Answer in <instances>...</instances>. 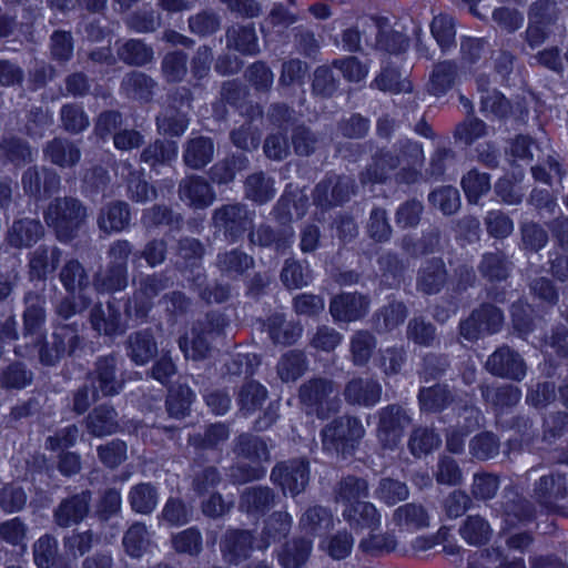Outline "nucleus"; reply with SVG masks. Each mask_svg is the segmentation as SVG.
<instances>
[{"label": "nucleus", "mask_w": 568, "mask_h": 568, "mask_svg": "<svg viewBox=\"0 0 568 568\" xmlns=\"http://www.w3.org/2000/svg\"><path fill=\"white\" fill-rule=\"evenodd\" d=\"M122 544L125 552L132 558H140L151 545L148 528L142 523H134L125 531Z\"/></svg>", "instance_id": "39"}, {"label": "nucleus", "mask_w": 568, "mask_h": 568, "mask_svg": "<svg viewBox=\"0 0 568 568\" xmlns=\"http://www.w3.org/2000/svg\"><path fill=\"white\" fill-rule=\"evenodd\" d=\"M171 541L173 549L179 554L196 556L202 550V535L194 527L174 534Z\"/></svg>", "instance_id": "52"}, {"label": "nucleus", "mask_w": 568, "mask_h": 568, "mask_svg": "<svg viewBox=\"0 0 568 568\" xmlns=\"http://www.w3.org/2000/svg\"><path fill=\"white\" fill-rule=\"evenodd\" d=\"M433 206L439 209L444 214H453L460 206L458 190L453 186H443L429 194Z\"/></svg>", "instance_id": "62"}, {"label": "nucleus", "mask_w": 568, "mask_h": 568, "mask_svg": "<svg viewBox=\"0 0 568 568\" xmlns=\"http://www.w3.org/2000/svg\"><path fill=\"white\" fill-rule=\"evenodd\" d=\"M382 386L374 379L354 378L345 387V399L351 404L373 406L379 402Z\"/></svg>", "instance_id": "24"}, {"label": "nucleus", "mask_w": 568, "mask_h": 568, "mask_svg": "<svg viewBox=\"0 0 568 568\" xmlns=\"http://www.w3.org/2000/svg\"><path fill=\"white\" fill-rule=\"evenodd\" d=\"M26 311L23 313V323L26 334H36L45 321L44 298L29 292L24 296Z\"/></svg>", "instance_id": "38"}, {"label": "nucleus", "mask_w": 568, "mask_h": 568, "mask_svg": "<svg viewBox=\"0 0 568 568\" xmlns=\"http://www.w3.org/2000/svg\"><path fill=\"white\" fill-rule=\"evenodd\" d=\"M180 199L190 206L202 209L214 201V192L209 182L197 175H190L181 180L179 184Z\"/></svg>", "instance_id": "15"}, {"label": "nucleus", "mask_w": 568, "mask_h": 568, "mask_svg": "<svg viewBox=\"0 0 568 568\" xmlns=\"http://www.w3.org/2000/svg\"><path fill=\"white\" fill-rule=\"evenodd\" d=\"M459 534L469 545L479 546L489 540L491 528L483 517L469 516L459 528Z\"/></svg>", "instance_id": "43"}, {"label": "nucleus", "mask_w": 568, "mask_h": 568, "mask_svg": "<svg viewBox=\"0 0 568 568\" xmlns=\"http://www.w3.org/2000/svg\"><path fill=\"white\" fill-rule=\"evenodd\" d=\"M501 312L493 305H483L460 324V334L468 341H475L486 334L498 332L503 325Z\"/></svg>", "instance_id": "6"}, {"label": "nucleus", "mask_w": 568, "mask_h": 568, "mask_svg": "<svg viewBox=\"0 0 568 568\" xmlns=\"http://www.w3.org/2000/svg\"><path fill=\"white\" fill-rule=\"evenodd\" d=\"M430 31L443 49H447L454 44L456 31L454 20L450 16L440 13L434 17Z\"/></svg>", "instance_id": "57"}, {"label": "nucleus", "mask_w": 568, "mask_h": 568, "mask_svg": "<svg viewBox=\"0 0 568 568\" xmlns=\"http://www.w3.org/2000/svg\"><path fill=\"white\" fill-rule=\"evenodd\" d=\"M534 491L540 504L554 508L559 500L568 497V471H556L540 477Z\"/></svg>", "instance_id": "12"}, {"label": "nucleus", "mask_w": 568, "mask_h": 568, "mask_svg": "<svg viewBox=\"0 0 568 568\" xmlns=\"http://www.w3.org/2000/svg\"><path fill=\"white\" fill-rule=\"evenodd\" d=\"M93 328L105 335H114L121 331V313L110 302L105 306L97 305L91 312Z\"/></svg>", "instance_id": "31"}, {"label": "nucleus", "mask_w": 568, "mask_h": 568, "mask_svg": "<svg viewBox=\"0 0 568 568\" xmlns=\"http://www.w3.org/2000/svg\"><path fill=\"white\" fill-rule=\"evenodd\" d=\"M43 216L60 241H69L85 222L88 213L78 199L64 196L52 200Z\"/></svg>", "instance_id": "1"}, {"label": "nucleus", "mask_w": 568, "mask_h": 568, "mask_svg": "<svg viewBox=\"0 0 568 568\" xmlns=\"http://www.w3.org/2000/svg\"><path fill=\"white\" fill-rule=\"evenodd\" d=\"M343 517L355 530L375 531L381 526V514L368 501H357L355 505L347 506L343 509Z\"/></svg>", "instance_id": "22"}, {"label": "nucleus", "mask_w": 568, "mask_h": 568, "mask_svg": "<svg viewBox=\"0 0 568 568\" xmlns=\"http://www.w3.org/2000/svg\"><path fill=\"white\" fill-rule=\"evenodd\" d=\"M487 369L500 377L521 379L526 375V365L517 353L501 347L491 354L486 363Z\"/></svg>", "instance_id": "14"}, {"label": "nucleus", "mask_w": 568, "mask_h": 568, "mask_svg": "<svg viewBox=\"0 0 568 568\" xmlns=\"http://www.w3.org/2000/svg\"><path fill=\"white\" fill-rule=\"evenodd\" d=\"M59 278L71 295H83L90 285L89 274L78 260L67 261L60 270Z\"/></svg>", "instance_id": "28"}, {"label": "nucleus", "mask_w": 568, "mask_h": 568, "mask_svg": "<svg viewBox=\"0 0 568 568\" xmlns=\"http://www.w3.org/2000/svg\"><path fill=\"white\" fill-rule=\"evenodd\" d=\"M168 286L162 275H150L141 280L138 291L134 293L133 303L138 316H145L152 305V300Z\"/></svg>", "instance_id": "27"}, {"label": "nucleus", "mask_w": 568, "mask_h": 568, "mask_svg": "<svg viewBox=\"0 0 568 568\" xmlns=\"http://www.w3.org/2000/svg\"><path fill=\"white\" fill-rule=\"evenodd\" d=\"M440 443V437L434 433V430L426 427H418L413 430L408 447L414 456L420 457L436 449Z\"/></svg>", "instance_id": "48"}, {"label": "nucleus", "mask_w": 568, "mask_h": 568, "mask_svg": "<svg viewBox=\"0 0 568 568\" xmlns=\"http://www.w3.org/2000/svg\"><path fill=\"white\" fill-rule=\"evenodd\" d=\"M128 498L133 511L149 515L156 508L159 493L151 483H140L131 487Z\"/></svg>", "instance_id": "32"}, {"label": "nucleus", "mask_w": 568, "mask_h": 568, "mask_svg": "<svg viewBox=\"0 0 568 568\" xmlns=\"http://www.w3.org/2000/svg\"><path fill=\"white\" fill-rule=\"evenodd\" d=\"M88 383L102 398L119 394L123 381L116 373V361L113 356L101 357L88 376Z\"/></svg>", "instance_id": "8"}, {"label": "nucleus", "mask_w": 568, "mask_h": 568, "mask_svg": "<svg viewBox=\"0 0 568 568\" xmlns=\"http://www.w3.org/2000/svg\"><path fill=\"white\" fill-rule=\"evenodd\" d=\"M407 338L422 346H430L435 341V327L420 317H414L408 322Z\"/></svg>", "instance_id": "64"}, {"label": "nucleus", "mask_w": 568, "mask_h": 568, "mask_svg": "<svg viewBox=\"0 0 568 568\" xmlns=\"http://www.w3.org/2000/svg\"><path fill=\"white\" fill-rule=\"evenodd\" d=\"M262 327L266 326L270 337L277 344H292L302 333V328L286 324L282 315H273L267 320V323L258 322Z\"/></svg>", "instance_id": "41"}, {"label": "nucleus", "mask_w": 568, "mask_h": 568, "mask_svg": "<svg viewBox=\"0 0 568 568\" xmlns=\"http://www.w3.org/2000/svg\"><path fill=\"white\" fill-rule=\"evenodd\" d=\"M483 397L498 407H509L516 405L520 399V390L513 385H503L500 387L481 386Z\"/></svg>", "instance_id": "53"}, {"label": "nucleus", "mask_w": 568, "mask_h": 568, "mask_svg": "<svg viewBox=\"0 0 568 568\" xmlns=\"http://www.w3.org/2000/svg\"><path fill=\"white\" fill-rule=\"evenodd\" d=\"M27 536L28 526L19 517L0 524V539L12 547L20 548L22 552L27 550Z\"/></svg>", "instance_id": "47"}, {"label": "nucleus", "mask_w": 568, "mask_h": 568, "mask_svg": "<svg viewBox=\"0 0 568 568\" xmlns=\"http://www.w3.org/2000/svg\"><path fill=\"white\" fill-rule=\"evenodd\" d=\"M44 158L60 168H72L81 158L80 149L69 140L55 138L43 149Z\"/></svg>", "instance_id": "25"}, {"label": "nucleus", "mask_w": 568, "mask_h": 568, "mask_svg": "<svg viewBox=\"0 0 568 568\" xmlns=\"http://www.w3.org/2000/svg\"><path fill=\"white\" fill-rule=\"evenodd\" d=\"M306 371V358L301 351L285 353L277 364V374L285 382H295Z\"/></svg>", "instance_id": "42"}, {"label": "nucleus", "mask_w": 568, "mask_h": 568, "mask_svg": "<svg viewBox=\"0 0 568 568\" xmlns=\"http://www.w3.org/2000/svg\"><path fill=\"white\" fill-rule=\"evenodd\" d=\"M87 432L94 437L110 436L119 432L116 410L106 404L93 408L84 418Z\"/></svg>", "instance_id": "17"}, {"label": "nucleus", "mask_w": 568, "mask_h": 568, "mask_svg": "<svg viewBox=\"0 0 568 568\" xmlns=\"http://www.w3.org/2000/svg\"><path fill=\"white\" fill-rule=\"evenodd\" d=\"M407 307L402 302H390L376 314V329L392 332L399 327L407 317Z\"/></svg>", "instance_id": "40"}, {"label": "nucleus", "mask_w": 568, "mask_h": 568, "mask_svg": "<svg viewBox=\"0 0 568 568\" xmlns=\"http://www.w3.org/2000/svg\"><path fill=\"white\" fill-rule=\"evenodd\" d=\"M128 284L126 270L120 268L114 265H108L104 274H98L94 281V286L98 291L114 292L123 290Z\"/></svg>", "instance_id": "60"}, {"label": "nucleus", "mask_w": 568, "mask_h": 568, "mask_svg": "<svg viewBox=\"0 0 568 568\" xmlns=\"http://www.w3.org/2000/svg\"><path fill=\"white\" fill-rule=\"evenodd\" d=\"M364 433L365 429L359 419L348 416L339 417L323 429V447L343 455L349 454Z\"/></svg>", "instance_id": "3"}, {"label": "nucleus", "mask_w": 568, "mask_h": 568, "mask_svg": "<svg viewBox=\"0 0 568 568\" xmlns=\"http://www.w3.org/2000/svg\"><path fill=\"white\" fill-rule=\"evenodd\" d=\"M214 142L207 136H194L189 139L183 149V162L193 170H201L214 158Z\"/></svg>", "instance_id": "21"}, {"label": "nucleus", "mask_w": 568, "mask_h": 568, "mask_svg": "<svg viewBox=\"0 0 568 568\" xmlns=\"http://www.w3.org/2000/svg\"><path fill=\"white\" fill-rule=\"evenodd\" d=\"M423 159V151L419 144L407 141L403 145L402 160L392 151H381L373 158V162L366 171L362 173L361 180L363 183L383 182L387 179L389 173L402 163V161H406L409 165H415L419 164Z\"/></svg>", "instance_id": "2"}, {"label": "nucleus", "mask_w": 568, "mask_h": 568, "mask_svg": "<svg viewBox=\"0 0 568 568\" xmlns=\"http://www.w3.org/2000/svg\"><path fill=\"white\" fill-rule=\"evenodd\" d=\"M98 223L100 229L105 233L122 231L130 223L128 204L124 202L109 204L102 209Z\"/></svg>", "instance_id": "34"}, {"label": "nucleus", "mask_w": 568, "mask_h": 568, "mask_svg": "<svg viewBox=\"0 0 568 568\" xmlns=\"http://www.w3.org/2000/svg\"><path fill=\"white\" fill-rule=\"evenodd\" d=\"M245 209L237 205H226L214 212L213 221L217 227L224 230L231 240H234L245 231Z\"/></svg>", "instance_id": "30"}, {"label": "nucleus", "mask_w": 568, "mask_h": 568, "mask_svg": "<svg viewBox=\"0 0 568 568\" xmlns=\"http://www.w3.org/2000/svg\"><path fill=\"white\" fill-rule=\"evenodd\" d=\"M332 394L336 395L333 383L322 378L308 381L300 388V399L307 414H315L320 418H325L334 409Z\"/></svg>", "instance_id": "4"}, {"label": "nucleus", "mask_w": 568, "mask_h": 568, "mask_svg": "<svg viewBox=\"0 0 568 568\" xmlns=\"http://www.w3.org/2000/svg\"><path fill=\"white\" fill-rule=\"evenodd\" d=\"M23 190L36 197L47 196L60 187V176L52 170L29 168L22 175Z\"/></svg>", "instance_id": "18"}, {"label": "nucleus", "mask_w": 568, "mask_h": 568, "mask_svg": "<svg viewBox=\"0 0 568 568\" xmlns=\"http://www.w3.org/2000/svg\"><path fill=\"white\" fill-rule=\"evenodd\" d=\"M122 90L132 99L149 100L155 87L154 81L142 72H131L122 81Z\"/></svg>", "instance_id": "45"}, {"label": "nucleus", "mask_w": 568, "mask_h": 568, "mask_svg": "<svg viewBox=\"0 0 568 568\" xmlns=\"http://www.w3.org/2000/svg\"><path fill=\"white\" fill-rule=\"evenodd\" d=\"M375 495L379 500L392 506L407 499L409 490L405 483L386 477L379 480Z\"/></svg>", "instance_id": "50"}, {"label": "nucleus", "mask_w": 568, "mask_h": 568, "mask_svg": "<svg viewBox=\"0 0 568 568\" xmlns=\"http://www.w3.org/2000/svg\"><path fill=\"white\" fill-rule=\"evenodd\" d=\"M376 347V338L366 331L356 332L351 339V353L353 363L357 366L365 365Z\"/></svg>", "instance_id": "51"}, {"label": "nucleus", "mask_w": 568, "mask_h": 568, "mask_svg": "<svg viewBox=\"0 0 568 568\" xmlns=\"http://www.w3.org/2000/svg\"><path fill=\"white\" fill-rule=\"evenodd\" d=\"M178 155V145L173 141L155 140L143 149L140 155L141 162L155 168L168 164Z\"/></svg>", "instance_id": "36"}, {"label": "nucleus", "mask_w": 568, "mask_h": 568, "mask_svg": "<svg viewBox=\"0 0 568 568\" xmlns=\"http://www.w3.org/2000/svg\"><path fill=\"white\" fill-rule=\"evenodd\" d=\"M185 100L181 102V109L169 105L156 118L159 130L166 134L179 136L185 132L189 125L187 110L191 108L189 91L185 90Z\"/></svg>", "instance_id": "23"}, {"label": "nucleus", "mask_w": 568, "mask_h": 568, "mask_svg": "<svg viewBox=\"0 0 568 568\" xmlns=\"http://www.w3.org/2000/svg\"><path fill=\"white\" fill-rule=\"evenodd\" d=\"M79 344L78 329L73 325L57 327L48 342L40 349V361L44 365H54L62 357L71 355Z\"/></svg>", "instance_id": "9"}, {"label": "nucleus", "mask_w": 568, "mask_h": 568, "mask_svg": "<svg viewBox=\"0 0 568 568\" xmlns=\"http://www.w3.org/2000/svg\"><path fill=\"white\" fill-rule=\"evenodd\" d=\"M247 534L242 530H230L221 545V550L225 559L231 564H236L246 558Z\"/></svg>", "instance_id": "46"}, {"label": "nucleus", "mask_w": 568, "mask_h": 568, "mask_svg": "<svg viewBox=\"0 0 568 568\" xmlns=\"http://www.w3.org/2000/svg\"><path fill=\"white\" fill-rule=\"evenodd\" d=\"M311 549V540L295 539L285 545L278 555V560L284 568H298L307 560Z\"/></svg>", "instance_id": "44"}, {"label": "nucleus", "mask_w": 568, "mask_h": 568, "mask_svg": "<svg viewBox=\"0 0 568 568\" xmlns=\"http://www.w3.org/2000/svg\"><path fill=\"white\" fill-rule=\"evenodd\" d=\"M194 399L193 392L186 386H179L169 392L166 406L172 417L180 418L185 416Z\"/></svg>", "instance_id": "59"}, {"label": "nucleus", "mask_w": 568, "mask_h": 568, "mask_svg": "<svg viewBox=\"0 0 568 568\" xmlns=\"http://www.w3.org/2000/svg\"><path fill=\"white\" fill-rule=\"evenodd\" d=\"M191 508L179 498H169L163 506L159 519L169 526H183L191 519Z\"/></svg>", "instance_id": "54"}, {"label": "nucleus", "mask_w": 568, "mask_h": 568, "mask_svg": "<svg viewBox=\"0 0 568 568\" xmlns=\"http://www.w3.org/2000/svg\"><path fill=\"white\" fill-rule=\"evenodd\" d=\"M60 120L63 129L72 134L84 131L90 120L81 105L75 103L64 104L60 110Z\"/></svg>", "instance_id": "49"}, {"label": "nucleus", "mask_w": 568, "mask_h": 568, "mask_svg": "<svg viewBox=\"0 0 568 568\" xmlns=\"http://www.w3.org/2000/svg\"><path fill=\"white\" fill-rule=\"evenodd\" d=\"M158 354V344L148 331L132 333L128 338V355L136 365H145Z\"/></svg>", "instance_id": "26"}, {"label": "nucleus", "mask_w": 568, "mask_h": 568, "mask_svg": "<svg viewBox=\"0 0 568 568\" xmlns=\"http://www.w3.org/2000/svg\"><path fill=\"white\" fill-rule=\"evenodd\" d=\"M369 306V301L362 294L347 293L335 296L329 304V312L337 321H356L363 317Z\"/></svg>", "instance_id": "16"}, {"label": "nucleus", "mask_w": 568, "mask_h": 568, "mask_svg": "<svg viewBox=\"0 0 568 568\" xmlns=\"http://www.w3.org/2000/svg\"><path fill=\"white\" fill-rule=\"evenodd\" d=\"M462 186L469 202L476 203L490 190L489 176L475 170L469 171L462 180Z\"/></svg>", "instance_id": "58"}, {"label": "nucleus", "mask_w": 568, "mask_h": 568, "mask_svg": "<svg viewBox=\"0 0 568 568\" xmlns=\"http://www.w3.org/2000/svg\"><path fill=\"white\" fill-rule=\"evenodd\" d=\"M418 398L422 409L427 412H438L446 407L450 396L445 386L437 385L420 389Z\"/></svg>", "instance_id": "63"}, {"label": "nucleus", "mask_w": 568, "mask_h": 568, "mask_svg": "<svg viewBox=\"0 0 568 568\" xmlns=\"http://www.w3.org/2000/svg\"><path fill=\"white\" fill-rule=\"evenodd\" d=\"M90 501V491H82L63 499L53 511L55 524L60 527L79 524L87 517Z\"/></svg>", "instance_id": "13"}, {"label": "nucleus", "mask_w": 568, "mask_h": 568, "mask_svg": "<svg viewBox=\"0 0 568 568\" xmlns=\"http://www.w3.org/2000/svg\"><path fill=\"white\" fill-rule=\"evenodd\" d=\"M457 79V67L450 61H444L435 65L428 83V91L436 95H444L449 91Z\"/></svg>", "instance_id": "37"}, {"label": "nucleus", "mask_w": 568, "mask_h": 568, "mask_svg": "<svg viewBox=\"0 0 568 568\" xmlns=\"http://www.w3.org/2000/svg\"><path fill=\"white\" fill-rule=\"evenodd\" d=\"M447 283V271L440 258L425 262L417 275V290L424 294H437Z\"/></svg>", "instance_id": "20"}, {"label": "nucleus", "mask_w": 568, "mask_h": 568, "mask_svg": "<svg viewBox=\"0 0 568 568\" xmlns=\"http://www.w3.org/2000/svg\"><path fill=\"white\" fill-rule=\"evenodd\" d=\"M363 34L369 38L375 34L376 44L390 53L404 52L408 45V39L400 32L390 31L389 20L384 17H368L362 20Z\"/></svg>", "instance_id": "7"}, {"label": "nucleus", "mask_w": 568, "mask_h": 568, "mask_svg": "<svg viewBox=\"0 0 568 568\" xmlns=\"http://www.w3.org/2000/svg\"><path fill=\"white\" fill-rule=\"evenodd\" d=\"M271 477L284 491L297 495L303 491L308 484V462L303 458H296L280 463L273 468Z\"/></svg>", "instance_id": "5"}, {"label": "nucleus", "mask_w": 568, "mask_h": 568, "mask_svg": "<svg viewBox=\"0 0 568 568\" xmlns=\"http://www.w3.org/2000/svg\"><path fill=\"white\" fill-rule=\"evenodd\" d=\"M58 552L57 540L44 535L40 537L33 545V558L38 568H50L54 565Z\"/></svg>", "instance_id": "61"}, {"label": "nucleus", "mask_w": 568, "mask_h": 568, "mask_svg": "<svg viewBox=\"0 0 568 568\" xmlns=\"http://www.w3.org/2000/svg\"><path fill=\"white\" fill-rule=\"evenodd\" d=\"M281 280L287 288L294 290L307 285L312 280V274L308 267L288 260L281 272Z\"/></svg>", "instance_id": "56"}, {"label": "nucleus", "mask_w": 568, "mask_h": 568, "mask_svg": "<svg viewBox=\"0 0 568 568\" xmlns=\"http://www.w3.org/2000/svg\"><path fill=\"white\" fill-rule=\"evenodd\" d=\"M410 418L397 405H389L379 412L378 438L386 447H394L399 442L403 430L409 425Z\"/></svg>", "instance_id": "11"}, {"label": "nucleus", "mask_w": 568, "mask_h": 568, "mask_svg": "<svg viewBox=\"0 0 568 568\" xmlns=\"http://www.w3.org/2000/svg\"><path fill=\"white\" fill-rule=\"evenodd\" d=\"M44 234V229L39 220L20 219L16 220L6 234L7 243L16 248L30 247Z\"/></svg>", "instance_id": "19"}, {"label": "nucleus", "mask_w": 568, "mask_h": 568, "mask_svg": "<svg viewBox=\"0 0 568 568\" xmlns=\"http://www.w3.org/2000/svg\"><path fill=\"white\" fill-rule=\"evenodd\" d=\"M368 496V484L364 478L356 476L344 477L335 488V499L345 508L361 501Z\"/></svg>", "instance_id": "35"}, {"label": "nucleus", "mask_w": 568, "mask_h": 568, "mask_svg": "<svg viewBox=\"0 0 568 568\" xmlns=\"http://www.w3.org/2000/svg\"><path fill=\"white\" fill-rule=\"evenodd\" d=\"M118 54L125 63L143 65L152 60L153 50L140 40H130L118 50Z\"/></svg>", "instance_id": "55"}, {"label": "nucleus", "mask_w": 568, "mask_h": 568, "mask_svg": "<svg viewBox=\"0 0 568 568\" xmlns=\"http://www.w3.org/2000/svg\"><path fill=\"white\" fill-rule=\"evenodd\" d=\"M61 252L58 247H38L31 253L29 261L31 276L38 280H44L48 274L55 270Z\"/></svg>", "instance_id": "33"}, {"label": "nucleus", "mask_w": 568, "mask_h": 568, "mask_svg": "<svg viewBox=\"0 0 568 568\" xmlns=\"http://www.w3.org/2000/svg\"><path fill=\"white\" fill-rule=\"evenodd\" d=\"M400 529L413 531L428 526L429 517L422 505L408 503L396 508L392 517Z\"/></svg>", "instance_id": "29"}, {"label": "nucleus", "mask_w": 568, "mask_h": 568, "mask_svg": "<svg viewBox=\"0 0 568 568\" xmlns=\"http://www.w3.org/2000/svg\"><path fill=\"white\" fill-rule=\"evenodd\" d=\"M216 328L217 325H214L210 316L194 324L191 337L183 336L179 341L180 349L184 353V356L194 361L205 358L210 353V339Z\"/></svg>", "instance_id": "10"}]
</instances>
